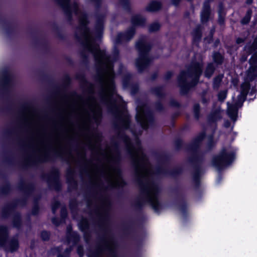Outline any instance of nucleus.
Returning <instances> with one entry per match:
<instances>
[{
	"mask_svg": "<svg viewBox=\"0 0 257 257\" xmlns=\"http://www.w3.org/2000/svg\"><path fill=\"white\" fill-rule=\"evenodd\" d=\"M162 8V4L157 0L151 1L146 7V11L148 12H156L160 11Z\"/></svg>",
	"mask_w": 257,
	"mask_h": 257,
	"instance_id": "2f4dec72",
	"label": "nucleus"
},
{
	"mask_svg": "<svg viewBox=\"0 0 257 257\" xmlns=\"http://www.w3.org/2000/svg\"><path fill=\"white\" fill-rule=\"evenodd\" d=\"M202 26L200 24H198L193 30L191 33L193 44L196 46L199 45L202 37Z\"/></svg>",
	"mask_w": 257,
	"mask_h": 257,
	"instance_id": "cd10ccee",
	"label": "nucleus"
},
{
	"mask_svg": "<svg viewBox=\"0 0 257 257\" xmlns=\"http://www.w3.org/2000/svg\"><path fill=\"white\" fill-rule=\"evenodd\" d=\"M79 229L84 233V237L86 240L90 237V223L87 218L83 217L78 223Z\"/></svg>",
	"mask_w": 257,
	"mask_h": 257,
	"instance_id": "393cba45",
	"label": "nucleus"
},
{
	"mask_svg": "<svg viewBox=\"0 0 257 257\" xmlns=\"http://www.w3.org/2000/svg\"><path fill=\"white\" fill-rule=\"evenodd\" d=\"M41 178L46 182L50 190L60 192L62 190V184L61 180V172L57 167H53L48 173H43Z\"/></svg>",
	"mask_w": 257,
	"mask_h": 257,
	"instance_id": "9b49d317",
	"label": "nucleus"
},
{
	"mask_svg": "<svg viewBox=\"0 0 257 257\" xmlns=\"http://www.w3.org/2000/svg\"><path fill=\"white\" fill-rule=\"evenodd\" d=\"M250 88V85L249 83L241 84L240 86V94L237 96V98H240L244 99L243 100H246L247 95Z\"/></svg>",
	"mask_w": 257,
	"mask_h": 257,
	"instance_id": "c9c22d12",
	"label": "nucleus"
},
{
	"mask_svg": "<svg viewBox=\"0 0 257 257\" xmlns=\"http://www.w3.org/2000/svg\"><path fill=\"white\" fill-rule=\"evenodd\" d=\"M94 17L95 18L94 28L95 38L90 46L87 43H83V44L87 49V51L93 54L97 72V75L95 76V80L101 84L103 82L102 74L107 69L106 64L103 60H105L106 62L116 61L119 56V50L116 46H114L112 52V55L111 57L107 54L105 50L100 49L99 45L95 42L96 40L101 41L103 38L105 15L102 13H95Z\"/></svg>",
	"mask_w": 257,
	"mask_h": 257,
	"instance_id": "f03ea898",
	"label": "nucleus"
},
{
	"mask_svg": "<svg viewBox=\"0 0 257 257\" xmlns=\"http://www.w3.org/2000/svg\"><path fill=\"white\" fill-rule=\"evenodd\" d=\"M183 173V168L181 166H177L172 169L169 170L164 168L162 165L158 166L155 171V173L158 175H163L166 176H170L174 179Z\"/></svg>",
	"mask_w": 257,
	"mask_h": 257,
	"instance_id": "f3484780",
	"label": "nucleus"
},
{
	"mask_svg": "<svg viewBox=\"0 0 257 257\" xmlns=\"http://www.w3.org/2000/svg\"><path fill=\"white\" fill-rule=\"evenodd\" d=\"M131 22L132 24V27H134L135 28L137 27H144L146 24V19L140 14H137L132 17Z\"/></svg>",
	"mask_w": 257,
	"mask_h": 257,
	"instance_id": "7c9ffc66",
	"label": "nucleus"
},
{
	"mask_svg": "<svg viewBox=\"0 0 257 257\" xmlns=\"http://www.w3.org/2000/svg\"><path fill=\"white\" fill-rule=\"evenodd\" d=\"M68 211L67 208L65 206H63L60 209V218L65 222L66 219L68 217Z\"/></svg>",
	"mask_w": 257,
	"mask_h": 257,
	"instance_id": "13d9d810",
	"label": "nucleus"
},
{
	"mask_svg": "<svg viewBox=\"0 0 257 257\" xmlns=\"http://www.w3.org/2000/svg\"><path fill=\"white\" fill-rule=\"evenodd\" d=\"M79 25L77 27V30L81 33V35H79L77 33L75 35V38L81 43L84 50L87 51V49L86 48L83 43H87V44L90 46L92 43H89L88 42V39L90 38L89 34H91V31L88 27L89 24V20L88 15L84 13L80 17L78 20ZM95 37L93 39L91 42L93 41Z\"/></svg>",
	"mask_w": 257,
	"mask_h": 257,
	"instance_id": "f8f14e48",
	"label": "nucleus"
},
{
	"mask_svg": "<svg viewBox=\"0 0 257 257\" xmlns=\"http://www.w3.org/2000/svg\"><path fill=\"white\" fill-rule=\"evenodd\" d=\"M0 24L3 26L6 34L11 37L16 32V26L8 21L5 18L0 17Z\"/></svg>",
	"mask_w": 257,
	"mask_h": 257,
	"instance_id": "4be33fe9",
	"label": "nucleus"
},
{
	"mask_svg": "<svg viewBox=\"0 0 257 257\" xmlns=\"http://www.w3.org/2000/svg\"><path fill=\"white\" fill-rule=\"evenodd\" d=\"M67 239L69 242L72 241L74 244H75L80 240V236L76 231L72 232L67 235Z\"/></svg>",
	"mask_w": 257,
	"mask_h": 257,
	"instance_id": "49530a36",
	"label": "nucleus"
},
{
	"mask_svg": "<svg viewBox=\"0 0 257 257\" xmlns=\"http://www.w3.org/2000/svg\"><path fill=\"white\" fill-rule=\"evenodd\" d=\"M119 3L125 11L129 13L132 12L130 0H119Z\"/></svg>",
	"mask_w": 257,
	"mask_h": 257,
	"instance_id": "8fccbe9b",
	"label": "nucleus"
},
{
	"mask_svg": "<svg viewBox=\"0 0 257 257\" xmlns=\"http://www.w3.org/2000/svg\"><path fill=\"white\" fill-rule=\"evenodd\" d=\"M51 234L50 231L47 230H42L41 232V238L44 241H48L50 240Z\"/></svg>",
	"mask_w": 257,
	"mask_h": 257,
	"instance_id": "052dcab7",
	"label": "nucleus"
},
{
	"mask_svg": "<svg viewBox=\"0 0 257 257\" xmlns=\"http://www.w3.org/2000/svg\"><path fill=\"white\" fill-rule=\"evenodd\" d=\"M12 81V76L7 70L2 72L0 76V94L5 95L8 93Z\"/></svg>",
	"mask_w": 257,
	"mask_h": 257,
	"instance_id": "6ab92c4d",
	"label": "nucleus"
},
{
	"mask_svg": "<svg viewBox=\"0 0 257 257\" xmlns=\"http://www.w3.org/2000/svg\"><path fill=\"white\" fill-rule=\"evenodd\" d=\"M222 116L221 114L220 110L219 109H216L212 110L207 116V122L209 124H214L216 125L217 122L221 119Z\"/></svg>",
	"mask_w": 257,
	"mask_h": 257,
	"instance_id": "c85d7f7f",
	"label": "nucleus"
},
{
	"mask_svg": "<svg viewBox=\"0 0 257 257\" xmlns=\"http://www.w3.org/2000/svg\"><path fill=\"white\" fill-rule=\"evenodd\" d=\"M136 224V222L132 219H129L127 221L124 222L122 224L123 232L127 235H133L136 232L135 229Z\"/></svg>",
	"mask_w": 257,
	"mask_h": 257,
	"instance_id": "c756f323",
	"label": "nucleus"
},
{
	"mask_svg": "<svg viewBox=\"0 0 257 257\" xmlns=\"http://www.w3.org/2000/svg\"><path fill=\"white\" fill-rule=\"evenodd\" d=\"M173 192L177 195L176 200L178 208L181 211L184 220L187 221L188 217L187 211V203L184 195L179 194V189L175 187L173 189Z\"/></svg>",
	"mask_w": 257,
	"mask_h": 257,
	"instance_id": "a211bd4d",
	"label": "nucleus"
},
{
	"mask_svg": "<svg viewBox=\"0 0 257 257\" xmlns=\"http://www.w3.org/2000/svg\"><path fill=\"white\" fill-rule=\"evenodd\" d=\"M70 153L66 152H58L54 150L52 151H49L44 154L35 157H29L27 158L25 161L21 164V166L23 169H27L30 167H37L39 164L47 162L53 160L54 159L60 158L61 160L69 164V157Z\"/></svg>",
	"mask_w": 257,
	"mask_h": 257,
	"instance_id": "0eeeda50",
	"label": "nucleus"
},
{
	"mask_svg": "<svg viewBox=\"0 0 257 257\" xmlns=\"http://www.w3.org/2000/svg\"><path fill=\"white\" fill-rule=\"evenodd\" d=\"M68 184V192H71L73 190H76L78 188V182L76 179L70 180V182H67Z\"/></svg>",
	"mask_w": 257,
	"mask_h": 257,
	"instance_id": "3c124183",
	"label": "nucleus"
},
{
	"mask_svg": "<svg viewBox=\"0 0 257 257\" xmlns=\"http://www.w3.org/2000/svg\"><path fill=\"white\" fill-rule=\"evenodd\" d=\"M52 223L57 227L59 226L61 224L64 223L65 222L57 217H53L51 219Z\"/></svg>",
	"mask_w": 257,
	"mask_h": 257,
	"instance_id": "e2e57ef3",
	"label": "nucleus"
},
{
	"mask_svg": "<svg viewBox=\"0 0 257 257\" xmlns=\"http://www.w3.org/2000/svg\"><path fill=\"white\" fill-rule=\"evenodd\" d=\"M255 48L253 44H247L243 47V51L248 55H250L255 50Z\"/></svg>",
	"mask_w": 257,
	"mask_h": 257,
	"instance_id": "4d7b16f0",
	"label": "nucleus"
},
{
	"mask_svg": "<svg viewBox=\"0 0 257 257\" xmlns=\"http://www.w3.org/2000/svg\"><path fill=\"white\" fill-rule=\"evenodd\" d=\"M203 69L202 62L192 60L186 70L180 72L177 76V82L181 95H186L191 89L198 85L203 73Z\"/></svg>",
	"mask_w": 257,
	"mask_h": 257,
	"instance_id": "20e7f679",
	"label": "nucleus"
},
{
	"mask_svg": "<svg viewBox=\"0 0 257 257\" xmlns=\"http://www.w3.org/2000/svg\"><path fill=\"white\" fill-rule=\"evenodd\" d=\"M211 13V10L209 1H205L200 14V20L202 24L206 23L209 21Z\"/></svg>",
	"mask_w": 257,
	"mask_h": 257,
	"instance_id": "b1692460",
	"label": "nucleus"
},
{
	"mask_svg": "<svg viewBox=\"0 0 257 257\" xmlns=\"http://www.w3.org/2000/svg\"><path fill=\"white\" fill-rule=\"evenodd\" d=\"M141 109L143 114L138 111L136 115V119L143 129L147 130L149 128V124L153 125L155 123V115L153 111L146 104L142 105Z\"/></svg>",
	"mask_w": 257,
	"mask_h": 257,
	"instance_id": "ddd939ff",
	"label": "nucleus"
},
{
	"mask_svg": "<svg viewBox=\"0 0 257 257\" xmlns=\"http://www.w3.org/2000/svg\"><path fill=\"white\" fill-rule=\"evenodd\" d=\"M136 33V30L134 27H131L128 28L124 32L118 33L115 38V43L120 44L123 41L128 42L131 41Z\"/></svg>",
	"mask_w": 257,
	"mask_h": 257,
	"instance_id": "aec40b11",
	"label": "nucleus"
},
{
	"mask_svg": "<svg viewBox=\"0 0 257 257\" xmlns=\"http://www.w3.org/2000/svg\"><path fill=\"white\" fill-rule=\"evenodd\" d=\"M75 171L74 170L69 168L66 171V180L67 182H70V180L75 179Z\"/></svg>",
	"mask_w": 257,
	"mask_h": 257,
	"instance_id": "864d4df0",
	"label": "nucleus"
},
{
	"mask_svg": "<svg viewBox=\"0 0 257 257\" xmlns=\"http://www.w3.org/2000/svg\"><path fill=\"white\" fill-rule=\"evenodd\" d=\"M57 3L62 8L67 20L69 21L72 20V12L69 5L70 0H55Z\"/></svg>",
	"mask_w": 257,
	"mask_h": 257,
	"instance_id": "bb28decb",
	"label": "nucleus"
},
{
	"mask_svg": "<svg viewBox=\"0 0 257 257\" xmlns=\"http://www.w3.org/2000/svg\"><path fill=\"white\" fill-rule=\"evenodd\" d=\"M102 118V110L100 108H98L96 111H94V114L92 118L97 124H99L101 121Z\"/></svg>",
	"mask_w": 257,
	"mask_h": 257,
	"instance_id": "a18cd8bd",
	"label": "nucleus"
},
{
	"mask_svg": "<svg viewBox=\"0 0 257 257\" xmlns=\"http://www.w3.org/2000/svg\"><path fill=\"white\" fill-rule=\"evenodd\" d=\"M226 14L223 4L220 2L218 5V15L226 16Z\"/></svg>",
	"mask_w": 257,
	"mask_h": 257,
	"instance_id": "69168bd1",
	"label": "nucleus"
},
{
	"mask_svg": "<svg viewBox=\"0 0 257 257\" xmlns=\"http://www.w3.org/2000/svg\"><path fill=\"white\" fill-rule=\"evenodd\" d=\"M169 105L172 107L180 108L181 107V103L174 98L170 100Z\"/></svg>",
	"mask_w": 257,
	"mask_h": 257,
	"instance_id": "774afa93",
	"label": "nucleus"
},
{
	"mask_svg": "<svg viewBox=\"0 0 257 257\" xmlns=\"http://www.w3.org/2000/svg\"><path fill=\"white\" fill-rule=\"evenodd\" d=\"M174 144L175 149L177 151L181 150L185 145L183 141L181 138L175 139L174 141Z\"/></svg>",
	"mask_w": 257,
	"mask_h": 257,
	"instance_id": "5fc2aeb1",
	"label": "nucleus"
},
{
	"mask_svg": "<svg viewBox=\"0 0 257 257\" xmlns=\"http://www.w3.org/2000/svg\"><path fill=\"white\" fill-rule=\"evenodd\" d=\"M152 43L148 42L145 38H140L136 43V48L139 57L135 62L136 67L139 73L143 72L150 65L151 59L149 53L153 48Z\"/></svg>",
	"mask_w": 257,
	"mask_h": 257,
	"instance_id": "6e6552de",
	"label": "nucleus"
},
{
	"mask_svg": "<svg viewBox=\"0 0 257 257\" xmlns=\"http://www.w3.org/2000/svg\"><path fill=\"white\" fill-rule=\"evenodd\" d=\"M192 112L195 119L198 120L202 116L201 113V106L199 103H195L193 105Z\"/></svg>",
	"mask_w": 257,
	"mask_h": 257,
	"instance_id": "a19ab883",
	"label": "nucleus"
},
{
	"mask_svg": "<svg viewBox=\"0 0 257 257\" xmlns=\"http://www.w3.org/2000/svg\"><path fill=\"white\" fill-rule=\"evenodd\" d=\"M227 95V90H220L217 94L218 100L219 102H223L226 98Z\"/></svg>",
	"mask_w": 257,
	"mask_h": 257,
	"instance_id": "6e6d98bb",
	"label": "nucleus"
},
{
	"mask_svg": "<svg viewBox=\"0 0 257 257\" xmlns=\"http://www.w3.org/2000/svg\"><path fill=\"white\" fill-rule=\"evenodd\" d=\"M215 143L214 141L213 136L211 135L208 138V141L207 144V147L208 150H212L215 146Z\"/></svg>",
	"mask_w": 257,
	"mask_h": 257,
	"instance_id": "680f3d73",
	"label": "nucleus"
},
{
	"mask_svg": "<svg viewBox=\"0 0 257 257\" xmlns=\"http://www.w3.org/2000/svg\"><path fill=\"white\" fill-rule=\"evenodd\" d=\"M151 92L159 98V100L155 102L154 104L155 110L159 112L165 110V107L163 104L161 99L165 98L166 93L164 90V87L162 85L152 87L151 89Z\"/></svg>",
	"mask_w": 257,
	"mask_h": 257,
	"instance_id": "dca6fc26",
	"label": "nucleus"
},
{
	"mask_svg": "<svg viewBox=\"0 0 257 257\" xmlns=\"http://www.w3.org/2000/svg\"><path fill=\"white\" fill-rule=\"evenodd\" d=\"M61 203L58 200H54L51 203V210L53 214H55L57 210L60 207Z\"/></svg>",
	"mask_w": 257,
	"mask_h": 257,
	"instance_id": "bf43d9fd",
	"label": "nucleus"
},
{
	"mask_svg": "<svg viewBox=\"0 0 257 257\" xmlns=\"http://www.w3.org/2000/svg\"><path fill=\"white\" fill-rule=\"evenodd\" d=\"M212 60L213 64H215L216 66L221 65L223 64L224 57L219 51H214L212 54Z\"/></svg>",
	"mask_w": 257,
	"mask_h": 257,
	"instance_id": "4c0bfd02",
	"label": "nucleus"
},
{
	"mask_svg": "<svg viewBox=\"0 0 257 257\" xmlns=\"http://www.w3.org/2000/svg\"><path fill=\"white\" fill-rule=\"evenodd\" d=\"M113 147L115 152V156L113 159V164H114L113 170L120 179V181L117 184L118 186L122 188L127 185V182L123 178L122 171L120 167L121 161V152L119 149V145L117 142H113Z\"/></svg>",
	"mask_w": 257,
	"mask_h": 257,
	"instance_id": "4468645a",
	"label": "nucleus"
},
{
	"mask_svg": "<svg viewBox=\"0 0 257 257\" xmlns=\"http://www.w3.org/2000/svg\"><path fill=\"white\" fill-rule=\"evenodd\" d=\"M39 204H33L32 208L31 213L33 216H37L39 214L40 211Z\"/></svg>",
	"mask_w": 257,
	"mask_h": 257,
	"instance_id": "338daca9",
	"label": "nucleus"
},
{
	"mask_svg": "<svg viewBox=\"0 0 257 257\" xmlns=\"http://www.w3.org/2000/svg\"><path fill=\"white\" fill-rule=\"evenodd\" d=\"M252 15V10L251 8H248L244 17L240 20V24L242 26L248 25L251 20Z\"/></svg>",
	"mask_w": 257,
	"mask_h": 257,
	"instance_id": "58836bf2",
	"label": "nucleus"
},
{
	"mask_svg": "<svg viewBox=\"0 0 257 257\" xmlns=\"http://www.w3.org/2000/svg\"><path fill=\"white\" fill-rule=\"evenodd\" d=\"M132 76L130 73L124 75L122 78V86L124 88L130 87Z\"/></svg>",
	"mask_w": 257,
	"mask_h": 257,
	"instance_id": "c03bdc74",
	"label": "nucleus"
},
{
	"mask_svg": "<svg viewBox=\"0 0 257 257\" xmlns=\"http://www.w3.org/2000/svg\"><path fill=\"white\" fill-rule=\"evenodd\" d=\"M0 247L7 252L14 253L20 247L18 238L14 236L9 239V230L6 225H0Z\"/></svg>",
	"mask_w": 257,
	"mask_h": 257,
	"instance_id": "1a4fd4ad",
	"label": "nucleus"
},
{
	"mask_svg": "<svg viewBox=\"0 0 257 257\" xmlns=\"http://www.w3.org/2000/svg\"><path fill=\"white\" fill-rule=\"evenodd\" d=\"M216 70V66L213 62H209L207 64L204 72L205 77L210 79L214 74Z\"/></svg>",
	"mask_w": 257,
	"mask_h": 257,
	"instance_id": "e433bc0d",
	"label": "nucleus"
},
{
	"mask_svg": "<svg viewBox=\"0 0 257 257\" xmlns=\"http://www.w3.org/2000/svg\"><path fill=\"white\" fill-rule=\"evenodd\" d=\"M108 110L109 112L112 113L115 117L116 121L114 123V126L117 129L122 128L123 129H127L130 124V120L128 116H122L120 114L117 106L113 105L109 106Z\"/></svg>",
	"mask_w": 257,
	"mask_h": 257,
	"instance_id": "2eb2a0df",
	"label": "nucleus"
},
{
	"mask_svg": "<svg viewBox=\"0 0 257 257\" xmlns=\"http://www.w3.org/2000/svg\"><path fill=\"white\" fill-rule=\"evenodd\" d=\"M236 154L234 151L228 152L226 147H223L218 154L213 157L212 165L220 172L225 167L230 165L235 160Z\"/></svg>",
	"mask_w": 257,
	"mask_h": 257,
	"instance_id": "9d476101",
	"label": "nucleus"
},
{
	"mask_svg": "<svg viewBox=\"0 0 257 257\" xmlns=\"http://www.w3.org/2000/svg\"><path fill=\"white\" fill-rule=\"evenodd\" d=\"M40 76L41 79L49 83V84L51 85H53L54 84V79L50 75H48L44 72H42L40 74Z\"/></svg>",
	"mask_w": 257,
	"mask_h": 257,
	"instance_id": "09e8293b",
	"label": "nucleus"
},
{
	"mask_svg": "<svg viewBox=\"0 0 257 257\" xmlns=\"http://www.w3.org/2000/svg\"><path fill=\"white\" fill-rule=\"evenodd\" d=\"M227 114L229 117L233 121H235L237 119V114H238V107L236 105L230 104L229 102L227 103Z\"/></svg>",
	"mask_w": 257,
	"mask_h": 257,
	"instance_id": "473e14b6",
	"label": "nucleus"
},
{
	"mask_svg": "<svg viewBox=\"0 0 257 257\" xmlns=\"http://www.w3.org/2000/svg\"><path fill=\"white\" fill-rule=\"evenodd\" d=\"M117 137L125 145L127 154L131 159V165L134 171L135 180L140 188L142 195L135 201L133 206L136 210L141 211L145 203L147 202L155 212H159L162 208V205L158 199L159 187L153 182L151 183L145 182L144 181L145 177L142 174V170L144 168L143 163L146 158V155L143 154L140 158L136 157V151L142 150L140 140L139 138L136 139V144L138 147L136 149L130 137L124 132L118 134ZM146 161H148L147 159Z\"/></svg>",
	"mask_w": 257,
	"mask_h": 257,
	"instance_id": "f257e3e1",
	"label": "nucleus"
},
{
	"mask_svg": "<svg viewBox=\"0 0 257 257\" xmlns=\"http://www.w3.org/2000/svg\"><path fill=\"white\" fill-rule=\"evenodd\" d=\"M80 56L83 63L87 64L89 62L88 55L86 54L85 50H83L80 52Z\"/></svg>",
	"mask_w": 257,
	"mask_h": 257,
	"instance_id": "0e129e2a",
	"label": "nucleus"
},
{
	"mask_svg": "<svg viewBox=\"0 0 257 257\" xmlns=\"http://www.w3.org/2000/svg\"><path fill=\"white\" fill-rule=\"evenodd\" d=\"M223 75L219 74L216 76L213 79L212 87L214 89H218L222 81Z\"/></svg>",
	"mask_w": 257,
	"mask_h": 257,
	"instance_id": "de8ad7c7",
	"label": "nucleus"
},
{
	"mask_svg": "<svg viewBox=\"0 0 257 257\" xmlns=\"http://www.w3.org/2000/svg\"><path fill=\"white\" fill-rule=\"evenodd\" d=\"M72 79L68 73L65 74L62 78V83L60 86H54L55 92L59 93L65 92L66 89L71 85Z\"/></svg>",
	"mask_w": 257,
	"mask_h": 257,
	"instance_id": "a878e982",
	"label": "nucleus"
},
{
	"mask_svg": "<svg viewBox=\"0 0 257 257\" xmlns=\"http://www.w3.org/2000/svg\"><path fill=\"white\" fill-rule=\"evenodd\" d=\"M108 220V215L100 219V226L103 228V230L105 235L100 238V242L98 243L94 250L88 255V257H100L102 254L107 252L110 257H117L116 250L110 245H115L116 242L113 236L110 235V230L108 229L106 221Z\"/></svg>",
	"mask_w": 257,
	"mask_h": 257,
	"instance_id": "39448f33",
	"label": "nucleus"
},
{
	"mask_svg": "<svg viewBox=\"0 0 257 257\" xmlns=\"http://www.w3.org/2000/svg\"><path fill=\"white\" fill-rule=\"evenodd\" d=\"M17 187L18 190L23 194V197L20 199L13 200L3 207L1 211V215L3 218L7 219L12 215L13 226L19 229L22 225V217L21 213L16 211V209L19 205L21 206L26 205L28 199L33 195L36 190V186L33 182H26L25 180L22 179L18 183Z\"/></svg>",
	"mask_w": 257,
	"mask_h": 257,
	"instance_id": "7ed1b4c3",
	"label": "nucleus"
},
{
	"mask_svg": "<svg viewBox=\"0 0 257 257\" xmlns=\"http://www.w3.org/2000/svg\"><path fill=\"white\" fill-rule=\"evenodd\" d=\"M78 205V202L76 198H71L69 200V207L72 213L77 212Z\"/></svg>",
	"mask_w": 257,
	"mask_h": 257,
	"instance_id": "79ce46f5",
	"label": "nucleus"
},
{
	"mask_svg": "<svg viewBox=\"0 0 257 257\" xmlns=\"http://www.w3.org/2000/svg\"><path fill=\"white\" fill-rule=\"evenodd\" d=\"M12 190L10 182L7 180L5 184L0 186V194L2 195H8Z\"/></svg>",
	"mask_w": 257,
	"mask_h": 257,
	"instance_id": "ea45409f",
	"label": "nucleus"
},
{
	"mask_svg": "<svg viewBox=\"0 0 257 257\" xmlns=\"http://www.w3.org/2000/svg\"><path fill=\"white\" fill-rule=\"evenodd\" d=\"M200 146L192 141L186 147L187 151L193 153L192 156L188 158V162L191 165L193 171L192 173V182L195 192H201V178L203 169L202 165L204 162V156L197 153Z\"/></svg>",
	"mask_w": 257,
	"mask_h": 257,
	"instance_id": "423d86ee",
	"label": "nucleus"
},
{
	"mask_svg": "<svg viewBox=\"0 0 257 257\" xmlns=\"http://www.w3.org/2000/svg\"><path fill=\"white\" fill-rule=\"evenodd\" d=\"M206 133L205 131L199 133L193 140L192 141L198 146H200L202 141L205 139Z\"/></svg>",
	"mask_w": 257,
	"mask_h": 257,
	"instance_id": "37998d69",
	"label": "nucleus"
},
{
	"mask_svg": "<svg viewBox=\"0 0 257 257\" xmlns=\"http://www.w3.org/2000/svg\"><path fill=\"white\" fill-rule=\"evenodd\" d=\"M33 41V43L37 46H39L46 52L50 50V47L48 41L45 38L39 39L37 37L38 31L33 30L30 32Z\"/></svg>",
	"mask_w": 257,
	"mask_h": 257,
	"instance_id": "412c9836",
	"label": "nucleus"
},
{
	"mask_svg": "<svg viewBox=\"0 0 257 257\" xmlns=\"http://www.w3.org/2000/svg\"><path fill=\"white\" fill-rule=\"evenodd\" d=\"M154 156L156 158L158 162L161 164H165L169 162L170 160V156L165 153H158L156 152L154 154Z\"/></svg>",
	"mask_w": 257,
	"mask_h": 257,
	"instance_id": "72a5a7b5",
	"label": "nucleus"
},
{
	"mask_svg": "<svg viewBox=\"0 0 257 257\" xmlns=\"http://www.w3.org/2000/svg\"><path fill=\"white\" fill-rule=\"evenodd\" d=\"M75 79L80 81L81 87H86L87 92L90 94L93 93V84L88 81L84 73H77L75 75Z\"/></svg>",
	"mask_w": 257,
	"mask_h": 257,
	"instance_id": "5701e85b",
	"label": "nucleus"
},
{
	"mask_svg": "<svg viewBox=\"0 0 257 257\" xmlns=\"http://www.w3.org/2000/svg\"><path fill=\"white\" fill-rule=\"evenodd\" d=\"M161 25L159 22H154L149 26V31L150 33L156 32L161 29Z\"/></svg>",
	"mask_w": 257,
	"mask_h": 257,
	"instance_id": "603ef678",
	"label": "nucleus"
},
{
	"mask_svg": "<svg viewBox=\"0 0 257 257\" xmlns=\"http://www.w3.org/2000/svg\"><path fill=\"white\" fill-rule=\"evenodd\" d=\"M257 78V65H250L247 71V78L252 82Z\"/></svg>",
	"mask_w": 257,
	"mask_h": 257,
	"instance_id": "f704fd0d",
	"label": "nucleus"
}]
</instances>
